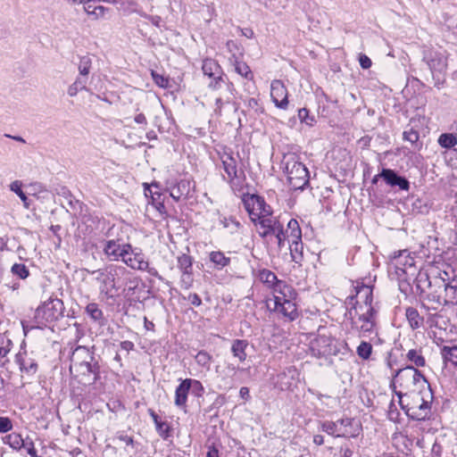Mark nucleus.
Listing matches in <instances>:
<instances>
[{
  "label": "nucleus",
  "mask_w": 457,
  "mask_h": 457,
  "mask_svg": "<svg viewBox=\"0 0 457 457\" xmlns=\"http://www.w3.org/2000/svg\"><path fill=\"white\" fill-rule=\"evenodd\" d=\"M419 295L430 303L431 309L457 303V275L451 267L439 270L432 267L420 271L416 277Z\"/></svg>",
  "instance_id": "1"
},
{
  "label": "nucleus",
  "mask_w": 457,
  "mask_h": 457,
  "mask_svg": "<svg viewBox=\"0 0 457 457\" xmlns=\"http://www.w3.org/2000/svg\"><path fill=\"white\" fill-rule=\"evenodd\" d=\"M101 367L94 351L82 345L71 353L70 371L84 386L96 384L101 378Z\"/></svg>",
  "instance_id": "2"
},
{
  "label": "nucleus",
  "mask_w": 457,
  "mask_h": 457,
  "mask_svg": "<svg viewBox=\"0 0 457 457\" xmlns=\"http://www.w3.org/2000/svg\"><path fill=\"white\" fill-rule=\"evenodd\" d=\"M399 404L408 418L413 420H426L431 415V404L434 399L431 388L419 391L415 394H403L395 392Z\"/></svg>",
  "instance_id": "3"
},
{
  "label": "nucleus",
  "mask_w": 457,
  "mask_h": 457,
  "mask_svg": "<svg viewBox=\"0 0 457 457\" xmlns=\"http://www.w3.org/2000/svg\"><path fill=\"white\" fill-rule=\"evenodd\" d=\"M89 273L100 284V293L107 298H112L120 288V279L127 273V270L123 266L110 264Z\"/></svg>",
  "instance_id": "4"
},
{
  "label": "nucleus",
  "mask_w": 457,
  "mask_h": 457,
  "mask_svg": "<svg viewBox=\"0 0 457 457\" xmlns=\"http://www.w3.org/2000/svg\"><path fill=\"white\" fill-rule=\"evenodd\" d=\"M64 311L63 302L50 296L36 309L34 319L38 327H47L62 318Z\"/></svg>",
  "instance_id": "5"
},
{
  "label": "nucleus",
  "mask_w": 457,
  "mask_h": 457,
  "mask_svg": "<svg viewBox=\"0 0 457 457\" xmlns=\"http://www.w3.org/2000/svg\"><path fill=\"white\" fill-rule=\"evenodd\" d=\"M311 351L314 357L327 359L340 353L345 355L351 352V349L345 341L339 343L329 337L320 336L312 343Z\"/></svg>",
  "instance_id": "6"
},
{
  "label": "nucleus",
  "mask_w": 457,
  "mask_h": 457,
  "mask_svg": "<svg viewBox=\"0 0 457 457\" xmlns=\"http://www.w3.org/2000/svg\"><path fill=\"white\" fill-rule=\"evenodd\" d=\"M285 172L287 182L293 190H303L309 184V171L295 155L285 157Z\"/></svg>",
  "instance_id": "7"
},
{
  "label": "nucleus",
  "mask_w": 457,
  "mask_h": 457,
  "mask_svg": "<svg viewBox=\"0 0 457 457\" xmlns=\"http://www.w3.org/2000/svg\"><path fill=\"white\" fill-rule=\"evenodd\" d=\"M397 375L401 377L399 387L402 388L403 394L412 395L431 388L430 384L421 371L412 365L404 367V370L398 372Z\"/></svg>",
  "instance_id": "8"
},
{
  "label": "nucleus",
  "mask_w": 457,
  "mask_h": 457,
  "mask_svg": "<svg viewBox=\"0 0 457 457\" xmlns=\"http://www.w3.org/2000/svg\"><path fill=\"white\" fill-rule=\"evenodd\" d=\"M364 295V305L366 307V311L363 312H360L358 314V320L362 322L361 326H358V328H354L355 330L362 333H370L372 332L375 327V316L377 314L376 310L372 306L373 302V294L372 287L365 285H361L360 288L357 290V295Z\"/></svg>",
  "instance_id": "9"
},
{
  "label": "nucleus",
  "mask_w": 457,
  "mask_h": 457,
  "mask_svg": "<svg viewBox=\"0 0 457 457\" xmlns=\"http://www.w3.org/2000/svg\"><path fill=\"white\" fill-rule=\"evenodd\" d=\"M122 262L132 270L147 271L149 275L155 277L160 280L163 279L155 268L149 266V262L145 258V254L138 248H133L131 246V252L126 254V257L122 259Z\"/></svg>",
  "instance_id": "10"
},
{
  "label": "nucleus",
  "mask_w": 457,
  "mask_h": 457,
  "mask_svg": "<svg viewBox=\"0 0 457 457\" xmlns=\"http://www.w3.org/2000/svg\"><path fill=\"white\" fill-rule=\"evenodd\" d=\"M202 70L205 76H208L210 79H213L209 84L211 88H220L222 83L226 84L228 87H233L232 84L225 82L223 71L215 60L212 58L204 59L203 62Z\"/></svg>",
  "instance_id": "11"
},
{
  "label": "nucleus",
  "mask_w": 457,
  "mask_h": 457,
  "mask_svg": "<svg viewBox=\"0 0 457 457\" xmlns=\"http://www.w3.org/2000/svg\"><path fill=\"white\" fill-rule=\"evenodd\" d=\"M103 252L111 262L122 261L131 252V245L121 239H110L104 243Z\"/></svg>",
  "instance_id": "12"
},
{
  "label": "nucleus",
  "mask_w": 457,
  "mask_h": 457,
  "mask_svg": "<svg viewBox=\"0 0 457 457\" xmlns=\"http://www.w3.org/2000/svg\"><path fill=\"white\" fill-rule=\"evenodd\" d=\"M219 154L224 171L228 175V181L231 187L234 188L236 186V180L239 179L237 158L234 156V154L230 149H225Z\"/></svg>",
  "instance_id": "13"
},
{
  "label": "nucleus",
  "mask_w": 457,
  "mask_h": 457,
  "mask_svg": "<svg viewBox=\"0 0 457 457\" xmlns=\"http://www.w3.org/2000/svg\"><path fill=\"white\" fill-rule=\"evenodd\" d=\"M270 97L278 108L286 110L288 105L287 89L281 80L275 79L270 85Z\"/></svg>",
  "instance_id": "14"
},
{
  "label": "nucleus",
  "mask_w": 457,
  "mask_h": 457,
  "mask_svg": "<svg viewBox=\"0 0 457 457\" xmlns=\"http://www.w3.org/2000/svg\"><path fill=\"white\" fill-rule=\"evenodd\" d=\"M381 179L386 182V185L391 187H398L400 190L408 191L410 189L409 180L399 175L395 170L383 168L380 171Z\"/></svg>",
  "instance_id": "15"
},
{
  "label": "nucleus",
  "mask_w": 457,
  "mask_h": 457,
  "mask_svg": "<svg viewBox=\"0 0 457 457\" xmlns=\"http://www.w3.org/2000/svg\"><path fill=\"white\" fill-rule=\"evenodd\" d=\"M295 300V298L282 297L281 302H275V310L289 320H295L299 316Z\"/></svg>",
  "instance_id": "16"
},
{
  "label": "nucleus",
  "mask_w": 457,
  "mask_h": 457,
  "mask_svg": "<svg viewBox=\"0 0 457 457\" xmlns=\"http://www.w3.org/2000/svg\"><path fill=\"white\" fill-rule=\"evenodd\" d=\"M260 227L263 229L260 232V236L262 237H267L270 235H275L279 232L280 229L284 228L283 222L277 217H272L271 215L261 219L258 222Z\"/></svg>",
  "instance_id": "17"
},
{
  "label": "nucleus",
  "mask_w": 457,
  "mask_h": 457,
  "mask_svg": "<svg viewBox=\"0 0 457 457\" xmlns=\"http://www.w3.org/2000/svg\"><path fill=\"white\" fill-rule=\"evenodd\" d=\"M274 294V303L281 302L282 297L296 298V291L286 281L278 279L276 284L270 287Z\"/></svg>",
  "instance_id": "18"
},
{
  "label": "nucleus",
  "mask_w": 457,
  "mask_h": 457,
  "mask_svg": "<svg viewBox=\"0 0 457 457\" xmlns=\"http://www.w3.org/2000/svg\"><path fill=\"white\" fill-rule=\"evenodd\" d=\"M424 61H426L431 72H442L446 69V60L442 54L437 52H429L425 54Z\"/></svg>",
  "instance_id": "19"
},
{
  "label": "nucleus",
  "mask_w": 457,
  "mask_h": 457,
  "mask_svg": "<svg viewBox=\"0 0 457 457\" xmlns=\"http://www.w3.org/2000/svg\"><path fill=\"white\" fill-rule=\"evenodd\" d=\"M393 261L396 270L403 273H407L408 269L414 268V259L410 256L407 250L399 251L398 253H395Z\"/></svg>",
  "instance_id": "20"
},
{
  "label": "nucleus",
  "mask_w": 457,
  "mask_h": 457,
  "mask_svg": "<svg viewBox=\"0 0 457 457\" xmlns=\"http://www.w3.org/2000/svg\"><path fill=\"white\" fill-rule=\"evenodd\" d=\"M321 429L323 432L333 436L335 437H355L356 434H350L348 429H342L339 428L337 421H324L321 424Z\"/></svg>",
  "instance_id": "21"
},
{
  "label": "nucleus",
  "mask_w": 457,
  "mask_h": 457,
  "mask_svg": "<svg viewBox=\"0 0 457 457\" xmlns=\"http://www.w3.org/2000/svg\"><path fill=\"white\" fill-rule=\"evenodd\" d=\"M188 393L189 389L186 379H183L175 390L174 404L178 408L186 411Z\"/></svg>",
  "instance_id": "22"
},
{
  "label": "nucleus",
  "mask_w": 457,
  "mask_h": 457,
  "mask_svg": "<svg viewBox=\"0 0 457 457\" xmlns=\"http://www.w3.org/2000/svg\"><path fill=\"white\" fill-rule=\"evenodd\" d=\"M16 362L19 364L21 370L27 374L33 375L37 370V361L26 353L18 354L16 356Z\"/></svg>",
  "instance_id": "23"
},
{
  "label": "nucleus",
  "mask_w": 457,
  "mask_h": 457,
  "mask_svg": "<svg viewBox=\"0 0 457 457\" xmlns=\"http://www.w3.org/2000/svg\"><path fill=\"white\" fill-rule=\"evenodd\" d=\"M191 185L190 181L187 179H181L174 187L170 188V195L176 201H179L180 198L185 195H188L190 193Z\"/></svg>",
  "instance_id": "24"
},
{
  "label": "nucleus",
  "mask_w": 457,
  "mask_h": 457,
  "mask_svg": "<svg viewBox=\"0 0 457 457\" xmlns=\"http://www.w3.org/2000/svg\"><path fill=\"white\" fill-rule=\"evenodd\" d=\"M249 343L245 339H235L232 342L231 352L235 358H237L239 361H245L246 360V348Z\"/></svg>",
  "instance_id": "25"
},
{
  "label": "nucleus",
  "mask_w": 457,
  "mask_h": 457,
  "mask_svg": "<svg viewBox=\"0 0 457 457\" xmlns=\"http://www.w3.org/2000/svg\"><path fill=\"white\" fill-rule=\"evenodd\" d=\"M255 210L254 214H253V217L255 218V222L258 220V222L262 218H266L272 214L271 207L266 204L263 197L258 195L256 199V204H255Z\"/></svg>",
  "instance_id": "26"
},
{
  "label": "nucleus",
  "mask_w": 457,
  "mask_h": 457,
  "mask_svg": "<svg viewBox=\"0 0 457 457\" xmlns=\"http://www.w3.org/2000/svg\"><path fill=\"white\" fill-rule=\"evenodd\" d=\"M405 316L412 329H417L423 325L424 318L420 315L418 310L414 307L406 308Z\"/></svg>",
  "instance_id": "27"
},
{
  "label": "nucleus",
  "mask_w": 457,
  "mask_h": 457,
  "mask_svg": "<svg viewBox=\"0 0 457 457\" xmlns=\"http://www.w3.org/2000/svg\"><path fill=\"white\" fill-rule=\"evenodd\" d=\"M286 229H288L287 237L289 243L302 240V230L298 221L295 219H291L288 220Z\"/></svg>",
  "instance_id": "28"
},
{
  "label": "nucleus",
  "mask_w": 457,
  "mask_h": 457,
  "mask_svg": "<svg viewBox=\"0 0 457 457\" xmlns=\"http://www.w3.org/2000/svg\"><path fill=\"white\" fill-rule=\"evenodd\" d=\"M210 261L219 270L223 269L230 263V258L226 257L225 254L220 251H212L209 254Z\"/></svg>",
  "instance_id": "29"
},
{
  "label": "nucleus",
  "mask_w": 457,
  "mask_h": 457,
  "mask_svg": "<svg viewBox=\"0 0 457 457\" xmlns=\"http://www.w3.org/2000/svg\"><path fill=\"white\" fill-rule=\"evenodd\" d=\"M120 10L125 14L137 13L142 17H146V13H145L140 8L137 2L134 0H123L120 3Z\"/></svg>",
  "instance_id": "30"
},
{
  "label": "nucleus",
  "mask_w": 457,
  "mask_h": 457,
  "mask_svg": "<svg viewBox=\"0 0 457 457\" xmlns=\"http://www.w3.org/2000/svg\"><path fill=\"white\" fill-rule=\"evenodd\" d=\"M86 312L94 320L97 321L100 325H104V317L103 311L98 307L96 303H90L86 306Z\"/></svg>",
  "instance_id": "31"
},
{
  "label": "nucleus",
  "mask_w": 457,
  "mask_h": 457,
  "mask_svg": "<svg viewBox=\"0 0 457 457\" xmlns=\"http://www.w3.org/2000/svg\"><path fill=\"white\" fill-rule=\"evenodd\" d=\"M3 442L14 450H20L22 446H27L21 436L17 433L6 435L3 437Z\"/></svg>",
  "instance_id": "32"
},
{
  "label": "nucleus",
  "mask_w": 457,
  "mask_h": 457,
  "mask_svg": "<svg viewBox=\"0 0 457 457\" xmlns=\"http://www.w3.org/2000/svg\"><path fill=\"white\" fill-rule=\"evenodd\" d=\"M406 359L412 362L416 367L426 366L425 357L421 353V350L411 349L406 354Z\"/></svg>",
  "instance_id": "33"
},
{
  "label": "nucleus",
  "mask_w": 457,
  "mask_h": 457,
  "mask_svg": "<svg viewBox=\"0 0 457 457\" xmlns=\"http://www.w3.org/2000/svg\"><path fill=\"white\" fill-rule=\"evenodd\" d=\"M289 249L292 260L295 263H300L303 261V243L301 241H293L289 243Z\"/></svg>",
  "instance_id": "34"
},
{
  "label": "nucleus",
  "mask_w": 457,
  "mask_h": 457,
  "mask_svg": "<svg viewBox=\"0 0 457 457\" xmlns=\"http://www.w3.org/2000/svg\"><path fill=\"white\" fill-rule=\"evenodd\" d=\"M437 142L445 149H451L457 145V137L453 133H443L439 136Z\"/></svg>",
  "instance_id": "35"
},
{
  "label": "nucleus",
  "mask_w": 457,
  "mask_h": 457,
  "mask_svg": "<svg viewBox=\"0 0 457 457\" xmlns=\"http://www.w3.org/2000/svg\"><path fill=\"white\" fill-rule=\"evenodd\" d=\"M441 353L445 361H449L453 365L457 367V346L456 345L443 346L441 349Z\"/></svg>",
  "instance_id": "36"
},
{
  "label": "nucleus",
  "mask_w": 457,
  "mask_h": 457,
  "mask_svg": "<svg viewBox=\"0 0 457 457\" xmlns=\"http://www.w3.org/2000/svg\"><path fill=\"white\" fill-rule=\"evenodd\" d=\"M258 195H244L242 201L245 206V209L248 212L251 220L255 222V218L253 217V214H254L255 210V204H256V199Z\"/></svg>",
  "instance_id": "37"
},
{
  "label": "nucleus",
  "mask_w": 457,
  "mask_h": 457,
  "mask_svg": "<svg viewBox=\"0 0 457 457\" xmlns=\"http://www.w3.org/2000/svg\"><path fill=\"white\" fill-rule=\"evenodd\" d=\"M188 386L189 392L195 397H202L204 394V387L203 384L196 379L185 378Z\"/></svg>",
  "instance_id": "38"
},
{
  "label": "nucleus",
  "mask_w": 457,
  "mask_h": 457,
  "mask_svg": "<svg viewBox=\"0 0 457 457\" xmlns=\"http://www.w3.org/2000/svg\"><path fill=\"white\" fill-rule=\"evenodd\" d=\"M193 258L187 254H181L178 257V268L181 273L193 271Z\"/></svg>",
  "instance_id": "39"
},
{
  "label": "nucleus",
  "mask_w": 457,
  "mask_h": 457,
  "mask_svg": "<svg viewBox=\"0 0 457 457\" xmlns=\"http://www.w3.org/2000/svg\"><path fill=\"white\" fill-rule=\"evenodd\" d=\"M10 189L21 198L24 206L26 208H29V198L26 195V194L22 191V183L20 180H15L11 183Z\"/></svg>",
  "instance_id": "40"
},
{
  "label": "nucleus",
  "mask_w": 457,
  "mask_h": 457,
  "mask_svg": "<svg viewBox=\"0 0 457 457\" xmlns=\"http://www.w3.org/2000/svg\"><path fill=\"white\" fill-rule=\"evenodd\" d=\"M11 272L20 279H26L30 274L29 268L23 263H14L11 268Z\"/></svg>",
  "instance_id": "41"
},
{
  "label": "nucleus",
  "mask_w": 457,
  "mask_h": 457,
  "mask_svg": "<svg viewBox=\"0 0 457 457\" xmlns=\"http://www.w3.org/2000/svg\"><path fill=\"white\" fill-rule=\"evenodd\" d=\"M92 67V59L89 55H84L79 58L78 65L79 75L88 76Z\"/></svg>",
  "instance_id": "42"
},
{
  "label": "nucleus",
  "mask_w": 457,
  "mask_h": 457,
  "mask_svg": "<svg viewBox=\"0 0 457 457\" xmlns=\"http://www.w3.org/2000/svg\"><path fill=\"white\" fill-rule=\"evenodd\" d=\"M235 71L237 73L246 79L252 80L253 79V75L250 67L244 62L236 61Z\"/></svg>",
  "instance_id": "43"
},
{
  "label": "nucleus",
  "mask_w": 457,
  "mask_h": 457,
  "mask_svg": "<svg viewBox=\"0 0 457 457\" xmlns=\"http://www.w3.org/2000/svg\"><path fill=\"white\" fill-rule=\"evenodd\" d=\"M84 10L89 16H93L96 20L104 17L108 8L102 5L93 6L92 4H87L84 7Z\"/></svg>",
  "instance_id": "44"
},
{
  "label": "nucleus",
  "mask_w": 457,
  "mask_h": 457,
  "mask_svg": "<svg viewBox=\"0 0 457 457\" xmlns=\"http://www.w3.org/2000/svg\"><path fill=\"white\" fill-rule=\"evenodd\" d=\"M162 195L161 193L155 191L154 195H152V200L148 203L152 204L159 213L163 216L166 214V208Z\"/></svg>",
  "instance_id": "45"
},
{
  "label": "nucleus",
  "mask_w": 457,
  "mask_h": 457,
  "mask_svg": "<svg viewBox=\"0 0 457 457\" xmlns=\"http://www.w3.org/2000/svg\"><path fill=\"white\" fill-rule=\"evenodd\" d=\"M356 353L358 356L362 360H369L372 353L371 344L366 341H361V344L357 346Z\"/></svg>",
  "instance_id": "46"
},
{
  "label": "nucleus",
  "mask_w": 457,
  "mask_h": 457,
  "mask_svg": "<svg viewBox=\"0 0 457 457\" xmlns=\"http://www.w3.org/2000/svg\"><path fill=\"white\" fill-rule=\"evenodd\" d=\"M363 309L362 305L358 306V303H355L353 306H352L347 312L345 313V316L350 320L351 328H358L357 321L355 320V317L358 316L360 310L361 311Z\"/></svg>",
  "instance_id": "47"
},
{
  "label": "nucleus",
  "mask_w": 457,
  "mask_h": 457,
  "mask_svg": "<svg viewBox=\"0 0 457 457\" xmlns=\"http://www.w3.org/2000/svg\"><path fill=\"white\" fill-rule=\"evenodd\" d=\"M260 279L262 282L266 284L269 287H271L274 284H276L278 278L274 272L264 269L260 271Z\"/></svg>",
  "instance_id": "48"
},
{
  "label": "nucleus",
  "mask_w": 457,
  "mask_h": 457,
  "mask_svg": "<svg viewBox=\"0 0 457 457\" xmlns=\"http://www.w3.org/2000/svg\"><path fill=\"white\" fill-rule=\"evenodd\" d=\"M195 361L198 365L206 368L207 370L210 369V363L212 361V356L205 351H200L197 353V354L195 357Z\"/></svg>",
  "instance_id": "49"
},
{
  "label": "nucleus",
  "mask_w": 457,
  "mask_h": 457,
  "mask_svg": "<svg viewBox=\"0 0 457 457\" xmlns=\"http://www.w3.org/2000/svg\"><path fill=\"white\" fill-rule=\"evenodd\" d=\"M298 119L301 122L312 127L316 123L315 117L309 114V110L302 108L298 110Z\"/></svg>",
  "instance_id": "50"
},
{
  "label": "nucleus",
  "mask_w": 457,
  "mask_h": 457,
  "mask_svg": "<svg viewBox=\"0 0 457 457\" xmlns=\"http://www.w3.org/2000/svg\"><path fill=\"white\" fill-rule=\"evenodd\" d=\"M220 222L224 228H228L231 233H235L240 227V222L232 217H223Z\"/></svg>",
  "instance_id": "51"
},
{
  "label": "nucleus",
  "mask_w": 457,
  "mask_h": 457,
  "mask_svg": "<svg viewBox=\"0 0 457 457\" xmlns=\"http://www.w3.org/2000/svg\"><path fill=\"white\" fill-rule=\"evenodd\" d=\"M152 78L154 81V83L162 87V88H168L170 87V80L168 78L164 77L162 74H159L158 72L152 71L151 72Z\"/></svg>",
  "instance_id": "52"
},
{
  "label": "nucleus",
  "mask_w": 457,
  "mask_h": 457,
  "mask_svg": "<svg viewBox=\"0 0 457 457\" xmlns=\"http://www.w3.org/2000/svg\"><path fill=\"white\" fill-rule=\"evenodd\" d=\"M155 428L157 433L162 438L167 439L170 436V427L167 422L161 421L155 425Z\"/></svg>",
  "instance_id": "53"
},
{
  "label": "nucleus",
  "mask_w": 457,
  "mask_h": 457,
  "mask_svg": "<svg viewBox=\"0 0 457 457\" xmlns=\"http://www.w3.org/2000/svg\"><path fill=\"white\" fill-rule=\"evenodd\" d=\"M194 282L193 271L181 274L180 284L184 289H189Z\"/></svg>",
  "instance_id": "54"
},
{
  "label": "nucleus",
  "mask_w": 457,
  "mask_h": 457,
  "mask_svg": "<svg viewBox=\"0 0 457 457\" xmlns=\"http://www.w3.org/2000/svg\"><path fill=\"white\" fill-rule=\"evenodd\" d=\"M403 140L408 141L411 144H415L419 140L420 135L418 131L414 130L413 129H411L410 130L403 132Z\"/></svg>",
  "instance_id": "55"
},
{
  "label": "nucleus",
  "mask_w": 457,
  "mask_h": 457,
  "mask_svg": "<svg viewBox=\"0 0 457 457\" xmlns=\"http://www.w3.org/2000/svg\"><path fill=\"white\" fill-rule=\"evenodd\" d=\"M12 429V422L8 417H0V434L7 433Z\"/></svg>",
  "instance_id": "56"
},
{
  "label": "nucleus",
  "mask_w": 457,
  "mask_h": 457,
  "mask_svg": "<svg viewBox=\"0 0 457 457\" xmlns=\"http://www.w3.org/2000/svg\"><path fill=\"white\" fill-rule=\"evenodd\" d=\"M288 229H285L284 228L279 230V232L276 233L274 236L278 240V246L281 249L285 245L286 240H288L287 237Z\"/></svg>",
  "instance_id": "57"
},
{
  "label": "nucleus",
  "mask_w": 457,
  "mask_h": 457,
  "mask_svg": "<svg viewBox=\"0 0 457 457\" xmlns=\"http://www.w3.org/2000/svg\"><path fill=\"white\" fill-rule=\"evenodd\" d=\"M339 453L341 457H353V449L352 444L346 443L340 446Z\"/></svg>",
  "instance_id": "58"
},
{
  "label": "nucleus",
  "mask_w": 457,
  "mask_h": 457,
  "mask_svg": "<svg viewBox=\"0 0 457 457\" xmlns=\"http://www.w3.org/2000/svg\"><path fill=\"white\" fill-rule=\"evenodd\" d=\"M403 370H404V368L398 369V370H395V372L393 374V379L390 383V388L392 389V391L394 392L395 395V392H398L396 390V385L399 386L400 381H401V377H400V375H397V374H398V372L403 371Z\"/></svg>",
  "instance_id": "59"
},
{
  "label": "nucleus",
  "mask_w": 457,
  "mask_h": 457,
  "mask_svg": "<svg viewBox=\"0 0 457 457\" xmlns=\"http://www.w3.org/2000/svg\"><path fill=\"white\" fill-rule=\"evenodd\" d=\"M184 299H187L192 305L200 306L202 304V299L196 293H189L188 295L183 296Z\"/></svg>",
  "instance_id": "60"
},
{
  "label": "nucleus",
  "mask_w": 457,
  "mask_h": 457,
  "mask_svg": "<svg viewBox=\"0 0 457 457\" xmlns=\"http://www.w3.org/2000/svg\"><path fill=\"white\" fill-rule=\"evenodd\" d=\"M117 439L120 441L125 443L127 446H131L132 448L135 446V442L133 440V437L129 436L128 435H125L124 433H118L117 434Z\"/></svg>",
  "instance_id": "61"
},
{
  "label": "nucleus",
  "mask_w": 457,
  "mask_h": 457,
  "mask_svg": "<svg viewBox=\"0 0 457 457\" xmlns=\"http://www.w3.org/2000/svg\"><path fill=\"white\" fill-rule=\"evenodd\" d=\"M359 62L362 69L367 70L371 67L372 62L369 56L361 54L359 56Z\"/></svg>",
  "instance_id": "62"
},
{
  "label": "nucleus",
  "mask_w": 457,
  "mask_h": 457,
  "mask_svg": "<svg viewBox=\"0 0 457 457\" xmlns=\"http://www.w3.org/2000/svg\"><path fill=\"white\" fill-rule=\"evenodd\" d=\"M87 76H81L75 79L74 84L82 91L87 90Z\"/></svg>",
  "instance_id": "63"
},
{
  "label": "nucleus",
  "mask_w": 457,
  "mask_h": 457,
  "mask_svg": "<svg viewBox=\"0 0 457 457\" xmlns=\"http://www.w3.org/2000/svg\"><path fill=\"white\" fill-rule=\"evenodd\" d=\"M443 448L441 445L437 444L436 442L434 443L431 449V453L433 457H441L442 456Z\"/></svg>",
  "instance_id": "64"
}]
</instances>
